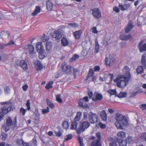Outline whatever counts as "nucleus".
<instances>
[{
	"mask_svg": "<svg viewBox=\"0 0 146 146\" xmlns=\"http://www.w3.org/2000/svg\"><path fill=\"white\" fill-rule=\"evenodd\" d=\"M123 70L125 72L124 75L119 76V87L120 88L125 87L131 78L130 73V70L128 66H125L123 68Z\"/></svg>",
	"mask_w": 146,
	"mask_h": 146,
	"instance_id": "obj_1",
	"label": "nucleus"
},
{
	"mask_svg": "<svg viewBox=\"0 0 146 146\" xmlns=\"http://www.w3.org/2000/svg\"><path fill=\"white\" fill-rule=\"evenodd\" d=\"M96 136H91L90 139L92 141L90 144L91 146H102L101 133L97 132L96 133Z\"/></svg>",
	"mask_w": 146,
	"mask_h": 146,
	"instance_id": "obj_2",
	"label": "nucleus"
},
{
	"mask_svg": "<svg viewBox=\"0 0 146 146\" xmlns=\"http://www.w3.org/2000/svg\"><path fill=\"white\" fill-rule=\"evenodd\" d=\"M128 125V121L126 117L119 113V129H125Z\"/></svg>",
	"mask_w": 146,
	"mask_h": 146,
	"instance_id": "obj_3",
	"label": "nucleus"
},
{
	"mask_svg": "<svg viewBox=\"0 0 146 146\" xmlns=\"http://www.w3.org/2000/svg\"><path fill=\"white\" fill-rule=\"evenodd\" d=\"M71 66L68 65L65 62H63L61 66V70L62 72L64 74L69 75L72 72Z\"/></svg>",
	"mask_w": 146,
	"mask_h": 146,
	"instance_id": "obj_4",
	"label": "nucleus"
},
{
	"mask_svg": "<svg viewBox=\"0 0 146 146\" xmlns=\"http://www.w3.org/2000/svg\"><path fill=\"white\" fill-rule=\"evenodd\" d=\"M15 108V107L13 105H11L9 107L4 106L3 107H1V110L0 112V114L4 117L9 111H13Z\"/></svg>",
	"mask_w": 146,
	"mask_h": 146,
	"instance_id": "obj_5",
	"label": "nucleus"
},
{
	"mask_svg": "<svg viewBox=\"0 0 146 146\" xmlns=\"http://www.w3.org/2000/svg\"><path fill=\"white\" fill-rule=\"evenodd\" d=\"M36 49L37 51L38 52L40 55H39V57L40 59L42 58V59L43 58L44 56H43V57L42 58H41L40 56H42L43 54L44 50V49L43 46L42 45V42H38L36 44Z\"/></svg>",
	"mask_w": 146,
	"mask_h": 146,
	"instance_id": "obj_6",
	"label": "nucleus"
},
{
	"mask_svg": "<svg viewBox=\"0 0 146 146\" xmlns=\"http://www.w3.org/2000/svg\"><path fill=\"white\" fill-rule=\"evenodd\" d=\"M6 124L8 126L12 125L13 128H15L17 127V117H15L13 122L11 118L8 117L6 119Z\"/></svg>",
	"mask_w": 146,
	"mask_h": 146,
	"instance_id": "obj_7",
	"label": "nucleus"
},
{
	"mask_svg": "<svg viewBox=\"0 0 146 146\" xmlns=\"http://www.w3.org/2000/svg\"><path fill=\"white\" fill-rule=\"evenodd\" d=\"M89 120L91 123H96L98 121V115L95 113L90 112L89 113Z\"/></svg>",
	"mask_w": 146,
	"mask_h": 146,
	"instance_id": "obj_8",
	"label": "nucleus"
},
{
	"mask_svg": "<svg viewBox=\"0 0 146 146\" xmlns=\"http://www.w3.org/2000/svg\"><path fill=\"white\" fill-rule=\"evenodd\" d=\"M115 61L111 55L109 56L108 58L106 57L105 60V64L107 67H110L111 64L113 63Z\"/></svg>",
	"mask_w": 146,
	"mask_h": 146,
	"instance_id": "obj_9",
	"label": "nucleus"
},
{
	"mask_svg": "<svg viewBox=\"0 0 146 146\" xmlns=\"http://www.w3.org/2000/svg\"><path fill=\"white\" fill-rule=\"evenodd\" d=\"M61 32L59 29H57L54 31L51 36L53 38H56V40H58L60 38L62 37Z\"/></svg>",
	"mask_w": 146,
	"mask_h": 146,
	"instance_id": "obj_10",
	"label": "nucleus"
},
{
	"mask_svg": "<svg viewBox=\"0 0 146 146\" xmlns=\"http://www.w3.org/2000/svg\"><path fill=\"white\" fill-rule=\"evenodd\" d=\"M91 10L92 11V14L94 17L97 19H99L101 17V12L98 8H95Z\"/></svg>",
	"mask_w": 146,
	"mask_h": 146,
	"instance_id": "obj_11",
	"label": "nucleus"
},
{
	"mask_svg": "<svg viewBox=\"0 0 146 146\" xmlns=\"http://www.w3.org/2000/svg\"><path fill=\"white\" fill-rule=\"evenodd\" d=\"M90 125V124L88 121H83L80 124V129L83 132L88 128Z\"/></svg>",
	"mask_w": 146,
	"mask_h": 146,
	"instance_id": "obj_12",
	"label": "nucleus"
},
{
	"mask_svg": "<svg viewBox=\"0 0 146 146\" xmlns=\"http://www.w3.org/2000/svg\"><path fill=\"white\" fill-rule=\"evenodd\" d=\"M94 95H95V97H94L92 98V100L94 102L100 101L103 98V96L100 94L97 93L96 92L94 93Z\"/></svg>",
	"mask_w": 146,
	"mask_h": 146,
	"instance_id": "obj_13",
	"label": "nucleus"
},
{
	"mask_svg": "<svg viewBox=\"0 0 146 146\" xmlns=\"http://www.w3.org/2000/svg\"><path fill=\"white\" fill-rule=\"evenodd\" d=\"M34 65L36 70L37 71L41 70L43 68L42 65L39 60H37L35 62Z\"/></svg>",
	"mask_w": 146,
	"mask_h": 146,
	"instance_id": "obj_14",
	"label": "nucleus"
},
{
	"mask_svg": "<svg viewBox=\"0 0 146 146\" xmlns=\"http://www.w3.org/2000/svg\"><path fill=\"white\" fill-rule=\"evenodd\" d=\"M119 38L121 40H133V38L131 35H126L125 34L121 35L119 36Z\"/></svg>",
	"mask_w": 146,
	"mask_h": 146,
	"instance_id": "obj_15",
	"label": "nucleus"
},
{
	"mask_svg": "<svg viewBox=\"0 0 146 146\" xmlns=\"http://www.w3.org/2000/svg\"><path fill=\"white\" fill-rule=\"evenodd\" d=\"M82 32L80 30L78 31H76L74 32H73V35L75 38L79 39L80 38Z\"/></svg>",
	"mask_w": 146,
	"mask_h": 146,
	"instance_id": "obj_16",
	"label": "nucleus"
},
{
	"mask_svg": "<svg viewBox=\"0 0 146 146\" xmlns=\"http://www.w3.org/2000/svg\"><path fill=\"white\" fill-rule=\"evenodd\" d=\"M10 35V33L8 31H3L1 33L0 35L2 38L6 37L9 38Z\"/></svg>",
	"mask_w": 146,
	"mask_h": 146,
	"instance_id": "obj_17",
	"label": "nucleus"
},
{
	"mask_svg": "<svg viewBox=\"0 0 146 146\" xmlns=\"http://www.w3.org/2000/svg\"><path fill=\"white\" fill-rule=\"evenodd\" d=\"M26 46L27 47H26V48H27L26 50L28 51L30 54L33 53L34 51V47L32 45L30 44H28V45L26 46Z\"/></svg>",
	"mask_w": 146,
	"mask_h": 146,
	"instance_id": "obj_18",
	"label": "nucleus"
},
{
	"mask_svg": "<svg viewBox=\"0 0 146 146\" xmlns=\"http://www.w3.org/2000/svg\"><path fill=\"white\" fill-rule=\"evenodd\" d=\"M100 117L102 120L104 121L107 120V115L105 110H102L100 112Z\"/></svg>",
	"mask_w": 146,
	"mask_h": 146,
	"instance_id": "obj_19",
	"label": "nucleus"
},
{
	"mask_svg": "<svg viewBox=\"0 0 146 146\" xmlns=\"http://www.w3.org/2000/svg\"><path fill=\"white\" fill-rule=\"evenodd\" d=\"M143 42V41H141L139 44V49L140 52H141V51H145V50H146V43L142 45Z\"/></svg>",
	"mask_w": 146,
	"mask_h": 146,
	"instance_id": "obj_20",
	"label": "nucleus"
},
{
	"mask_svg": "<svg viewBox=\"0 0 146 146\" xmlns=\"http://www.w3.org/2000/svg\"><path fill=\"white\" fill-rule=\"evenodd\" d=\"M79 105L81 107L83 108H87L88 107V104L86 103L84 100L80 99L79 102Z\"/></svg>",
	"mask_w": 146,
	"mask_h": 146,
	"instance_id": "obj_21",
	"label": "nucleus"
},
{
	"mask_svg": "<svg viewBox=\"0 0 146 146\" xmlns=\"http://www.w3.org/2000/svg\"><path fill=\"white\" fill-rule=\"evenodd\" d=\"M108 140L109 141L111 142L112 143H109L110 146H118L116 145V143L119 141L118 139H117L116 141H114V139L111 137H109L108 138Z\"/></svg>",
	"mask_w": 146,
	"mask_h": 146,
	"instance_id": "obj_22",
	"label": "nucleus"
},
{
	"mask_svg": "<svg viewBox=\"0 0 146 146\" xmlns=\"http://www.w3.org/2000/svg\"><path fill=\"white\" fill-rule=\"evenodd\" d=\"M20 65L23 69L26 70L28 68L27 64L24 60H22L20 61Z\"/></svg>",
	"mask_w": 146,
	"mask_h": 146,
	"instance_id": "obj_23",
	"label": "nucleus"
},
{
	"mask_svg": "<svg viewBox=\"0 0 146 146\" xmlns=\"http://www.w3.org/2000/svg\"><path fill=\"white\" fill-rule=\"evenodd\" d=\"M133 27V25L131 23V22L129 21L128 24L127 25V26L125 29V32L127 33L132 29Z\"/></svg>",
	"mask_w": 146,
	"mask_h": 146,
	"instance_id": "obj_24",
	"label": "nucleus"
},
{
	"mask_svg": "<svg viewBox=\"0 0 146 146\" xmlns=\"http://www.w3.org/2000/svg\"><path fill=\"white\" fill-rule=\"evenodd\" d=\"M61 43L62 44L65 46L68 45L69 41L66 37H63L61 40Z\"/></svg>",
	"mask_w": 146,
	"mask_h": 146,
	"instance_id": "obj_25",
	"label": "nucleus"
},
{
	"mask_svg": "<svg viewBox=\"0 0 146 146\" xmlns=\"http://www.w3.org/2000/svg\"><path fill=\"white\" fill-rule=\"evenodd\" d=\"M40 10L41 9L40 7L39 6H36V7L34 11L32 13V15L33 16H35L37 15L40 12Z\"/></svg>",
	"mask_w": 146,
	"mask_h": 146,
	"instance_id": "obj_26",
	"label": "nucleus"
},
{
	"mask_svg": "<svg viewBox=\"0 0 146 146\" xmlns=\"http://www.w3.org/2000/svg\"><path fill=\"white\" fill-rule=\"evenodd\" d=\"M82 113L81 112H78L74 119V121L76 122L79 121L80 120Z\"/></svg>",
	"mask_w": 146,
	"mask_h": 146,
	"instance_id": "obj_27",
	"label": "nucleus"
},
{
	"mask_svg": "<svg viewBox=\"0 0 146 146\" xmlns=\"http://www.w3.org/2000/svg\"><path fill=\"white\" fill-rule=\"evenodd\" d=\"M53 4L50 1H47L46 4V6L47 9L48 11H51L52 9Z\"/></svg>",
	"mask_w": 146,
	"mask_h": 146,
	"instance_id": "obj_28",
	"label": "nucleus"
},
{
	"mask_svg": "<svg viewBox=\"0 0 146 146\" xmlns=\"http://www.w3.org/2000/svg\"><path fill=\"white\" fill-rule=\"evenodd\" d=\"M47 105L51 108L53 109L55 108V105L49 99H46Z\"/></svg>",
	"mask_w": 146,
	"mask_h": 146,
	"instance_id": "obj_29",
	"label": "nucleus"
},
{
	"mask_svg": "<svg viewBox=\"0 0 146 146\" xmlns=\"http://www.w3.org/2000/svg\"><path fill=\"white\" fill-rule=\"evenodd\" d=\"M130 7V5L129 4H125L124 5H119V9H120L122 10H125L128 9Z\"/></svg>",
	"mask_w": 146,
	"mask_h": 146,
	"instance_id": "obj_30",
	"label": "nucleus"
},
{
	"mask_svg": "<svg viewBox=\"0 0 146 146\" xmlns=\"http://www.w3.org/2000/svg\"><path fill=\"white\" fill-rule=\"evenodd\" d=\"M144 70V69L142 66H138L136 68V72L138 74L143 73Z\"/></svg>",
	"mask_w": 146,
	"mask_h": 146,
	"instance_id": "obj_31",
	"label": "nucleus"
},
{
	"mask_svg": "<svg viewBox=\"0 0 146 146\" xmlns=\"http://www.w3.org/2000/svg\"><path fill=\"white\" fill-rule=\"evenodd\" d=\"M52 47V43L50 41H47L46 43V51L50 50Z\"/></svg>",
	"mask_w": 146,
	"mask_h": 146,
	"instance_id": "obj_32",
	"label": "nucleus"
},
{
	"mask_svg": "<svg viewBox=\"0 0 146 146\" xmlns=\"http://www.w3.org/2000/svg\"><path fill=\"white\" fill-rule=\"evenodd\" d=\"M53 83V81H49L48 83L46 84L45 86V88L47 90H49L50 89L52 88V85Z\"/></svg>",
	"mask_w": 146,
	"mask_h": 146,
	"instance_id": "obj_33",
	"label": "nucleus"
},
{
	"mask_svg": "<svg viewBox=\"0 0 146 146\" xmlns=\"http://www.w3.org/2000/svg\"><path fill=\"white\" fill-rule=\"evenodd\" d=\"M141 63L144 66V68H146V58L145 54L143 55L141 59Z\"/></svg>",
	"mask_w": 146,
	"mask_h": 146,
	"instance_id": "obj_34",
	"label": "nucleus"
},
{
	"mask_svg": "<svg viewBox=\"0 0 146 146\" xmlns=\"http://www.w3.org/2000/svg\"><path fill=\"white\" fill-rule=\"evenodd\" d=\"M78 123L77 122L74 121L71 123L70 129L72 130L76 129L77 127Z\"/></svg>",
	"mask_w": 146,
	"mask_h": 146,
	"instance_id": "obj_35",
	"label": "nucleus"
},
{
	"mask_svg": "<svg viewBox=\"0 0 146 146\" xmlns=\"http://www.w3.org/2000/svg\"><path fill=\"white\" fill-rule=\"evenodd\" d=\"M119 145L120 146H127L126 139L125 140L119 139Z\"/></svg>",
	"mask_w": 146,
	"mask_h": 146,
	"instance_id": "obj_36",
	"label": "nucleus"
},
{
	"mask_svg": "<svg viewBox=\"0 0 146 146\" xmlns=\"http://www.w3.org/2000/svg\"><path fill=\"white\" fill-rule=\"evenodd\" d=\"M16 143L19 145H21L22 144L23 145H25L26 146H27V144H28V143L24 142L22 139H17Z\"/></svg>",
	"mask_w": 146,
	"mask_h": 146,
	"instance_id": "obj_37",
	"label": "nucleus"
},
{
	"mask_svg": "<svg viewBox=\"0 0 146 146\" xmlns=\"http://www.w3.org/2000/svg\"><path fill=\"white\" fill-rule=\"evenodd\" d=\"M107 92L111 96L115 95L117 93L115 89L109 90H107Z\"/></svg>",
	"mask_w": 146,
	"mask_h": 146,
	"instance_id": "obj_38",
	"label": "nucleus"
},
{
	"mask_svg": "<svg viewBox=\"0 0 146 146\" xmlns=\"http://www.w3.org/2000/svg\"><path fill=\"white\" fill-rule=\"evenodd\" d=\"M79 58V56L78 54H75L72 56V58L70 59L69 61L70 62H73L74 60H76Z\"/></svg>",
	"mask_w": 146,
	"mask_h": 146,
	"instance_id": "obj_39",
	"label": "nucleus"
},
{
	"mask_svg": "<svg viewBox=\"0 0 146 146\" xmlns=\"http://www.w3.org/2000/svg\"><path fill=\"white\" fill-rule=\"evenodd\" d=\"M95 50L96 52V53H98L99 50V45L98 43V40L97 39H95Z\"/></svg>",
	"mask_w": 146,
	"mask_h": 146,
	"instance_id": "obj_40",
	"label": "nucleus"
},
{
	"mask_svg": "<svg viewBox=\"0 0 146 146\" xmlns=\"http://www.w3.org/2000/svg\"><path fill=\"white\" fill-rule=\"evenodd\" d=\"M115 119L116 121V122L115 123V125L117 128L118 129L119 125H118L119 124V113H116V117L115 118Z\"/></svg>",
	"mask_w": 146,
	"mask_h": 146,
	"instance_id": "obj_41",
	"label": "nucleus"
},
{
	"mask_svg": "<svg viewBox=\"0 0 146 146\" xmlns=\"http://www.w3.org/2000/svg\"><path fill=\"white\" fill-rule=\"evenodd\" d=\"M61 95L60 94H57L56 95V100L60 103H62V100L60 98Z\"/></svg>",
	"mask_w": 146,
	"mask_h": 146,
	"instance_id": "obj_42",
	"label": "nucleus"
},
{
	"mask_svg": "<svg viewBox=\"0 0 146 146\" xmlns=\"http://www.w3.org/2000/svg\"><path fill=\"white\" fill-rule=\"evenodd\" d=\"M94 75V72L92 68L90 69L88 73V78L90 77H93Z\"/></svg>",
	"mask_w": 146,
	"mask_h": 146,
	"instance_id": "obj_43",
	"label": "nucleus"
},
{
	"mask_svg": "<svg viewBox=\"0 0 146 146\" xmlns=\"http://www.w3.org/2000/svg\"><path fill=\"white\" fill-rule=\"evenodd\" d=\"M62 127L64 129H67L68 128L69 124L68 122L66 121H63L62 123Z\"/></svg>",
	"mask_w": 146,
	"mask_h": 146,
	"instance_id": "obj_44",
	"label": "nucleus"
},
{
	"mask_svg": "<svg viewBox=\"0 0 146 146\" xmlns=\"http://www.w3.org/2000/svg\"><path fill=\"white\" fill-rule=\"evenodd\" d=\"M15 44L14 41L13 40H11L8 43L3 44V45L4 47H5L9 45H12Z\"/></svg>",
	"mask_w": 146,
	"mask_h": 146,
	"instance_id": "obj_45",
	"label": "nucleus"
},
{
	"mask_svg": "<svg viewBox=\"0 0 146 146\" xmlns=\"http://www.w3.org/2000/svg\"><path fill=\"white\" fill-rule=\"evenodd\" d=\"M1 105H3L5 104H7L8 105H12V103L11 102V100H9L8 101H5V102H3L0 103Z\"/></svg>",
	"mask_w": 146,
	"mask_h": 146,
	"instance_id": "obj_46",
	"label": "nucleus"
},
{
	"mask_svg": "<svg viewBox=\"0 0 146 146\" xmlns=\"http://www.w3.org/2000/svg\"><path fill=\"white\" fill-rule=\"evenodd\" d=\"M27 111V110L25 109L23 107H21L20 109V112L23 116L25 115Z\"/></svg>",
	"mask_w": 146,
	"mask_h": 146,
	"instance_id": "obj_47",
	"label": "nucleus"
},
{
	"mask_svg": "<svg viewBox=\"0 0 146 146\" xmlns=\"http://www.w3.org/2000/svg\"><path fill=\"white\" fill-rule=\"evenodd\" d=\"M119 137L121 138H125L126 137V133L123 131H119Z\"/></svg>",
	"mask_w": 146,
	"mask_h": 146,
	"instance_id": "obj_48",
	"label": "nucleus"
},
{
	"mask_svg": "<svg viewBox=\"0 0 146 146\" xmlns=\"http://www.w3.org/2000/svg\"><path fill=\"white\" fill-rule=\"evenodd\" d=\"M127 95V92H121L119 93V98H123V97H125Z\"/></svg>",
	"mask_w": 146,
	"mask_h": 146,
	"instance_id": "obj_49",
	"label": "nucleus"
},
{
	"mask_svg": "<svg viewBox=\"0 0 146 146\" xmlns=\"http://www.w3.org/2000/svg\"><path fill=\"white\" fill-rule=\"evenodd\" d=\"M99 125L100 128L102 129H104L106 127V125L104 124H103L102 122H100L99 124H96V126L98 127Z\"/></svg>",
	"mask_w": 146,
	"mask_h": 146,
	"instance_id": "obj_50",
	"label": "nucleus"
},
{
	"mask_svg": "<svg viewBox=\"0 0 146 146\" xmlns=\"http://www.w3.org/2000/svg\"><path fill=\"white\" fill-rule=\"evenodd\" d=\"M30 104V100H27L26 105L27 106V110H29L31 109Z\"/></svg>",
	"mask_w": 146,
	"mask_h": 146,
	"instance_id": "obj_51",
	"label": "nucleus"
},
{
	"mask_svg": "<svg viewBox=\"0 0 146 146\" xmlns=\"http://www.w3.org/2000/svg\"><path fill=\"white\" fill-rule=\"evenodd\" d=\"M49 39V37L48 36L44 35L42 38V40L43 42H45L48 40Z\"/></svg>",
	"mask_w": 146,
	"mask_h": 146,
	"instance_id": "obj_52",
	"label": "nucleus"
},
{
	"mask_svg": "<svg viewBox=\"0 0 146 146\" xmlns=\"http://www.w3.org/2000/svg\"><path fill=\"white\" fill-rule=\"evenodd\" d=\"M49 111V109L48 107H47L46 109H43L42 110V113L43 114H46Z\"/></svg>",
	"mask_w": 146,
	"mask_h": 146,
	"instance_id": "obj_53",
	"label": "nucleus"
},
{
	"mask_svg": "<svg viewBox=\"0 0 146 146\" xmlns=\"http://www.w3.org/2000/svg\"><path fill=\"white\" fill-rule=\"evenodd\" d=\"M9 126H8L7 125L6 126L3 125L1 128V130H3L6 132L9 130Z\"/></svg>",
	"mask_w": 146,
	"mask_h": 146,
	"instance_id": "obj_54",
	"label": "nucleus"
},
{
	"mask_svg": "<svg viewBox=\"0 0 146 146\" xmlns=\"http://www.w3.org/2000/svg\"><path fill=\"white\" fill-rule=\"evenodd\" d=\"M91 31L94 33L97 34L98 33V31L97 30V28L96 27H93L91 29Z\"/></svg>",
	"mask_w": 146,
	"mask_h": 146,
	"instance_id": "obj_55",
	"label": "nucleus"
},
{
	"mask_svg": "<svg viewBox=\"0 0 146 146\" xmlns=\"http://www.w3.org/2000/svg\"><path fill=\"white\" fill-rule=\"evenodd\" d=\"M139 108L142 109V110H146V104H141V105L139 106Z\"/></svg>",
	"mask_w": 146,
	"mask_h": 146,
	"instance_id": "obj_56",
	"label": "nucleus"
},
{
	"mask_svg": "<svg viewBox=\"0 0 146 146\" xmlns=\"http://www.w3.org/2000/svg\"><path fill=\"white\" fill-rule=\"evenodd\" d=\"M72 138V136L71 134H69L66 136L65 139V140L66 141L71 139Z\"/></svg>",
	"mask_w": 146,
	"mask_h": 146,
	"instance_id": "obj_57",
	"label": "nucleus"
},
{
	"mask_svg": "<svg viewBox=\"0 0 146 146\" xmlns=\"http://www.w3.org/2000/svg\"><path fill=\"white\" fill-rule=\"evenodd\" d=\"M68 25L72 27L76 28L78 27V24L76 23H70Z\"/></svg>",
	"mask_w": 146,
	"mask_h": 146,
	"instance_id": "obj_58",
	"label": "nucleus"
},
{
	"mask_svg": "<svg viewBox=\"0 0 146 146\" xmlns=\"http://www.w3.org/2000/svg\"><path fill=\"white\" fill-rule=\"evenodd\" d=\"M1 135L2 136V139L3 140H5L7 138V135L6 133H2L1 134Z\"/></svg>",
	"mask_w": 146,
	"mask_h": 146,
	"instance_id": "obj_59",
	"label": "nucleus"
},
{
	"mask_svg": "<svg viewBox=\"0 0 146 146\" xmlns=\"http://www.w3.org/2000/svg\"><path fill=\"white\" fill-rule=\"evenodd\" d=\"M132 141V138L131 136H128L127 137V138H126V141L127 143H131Z\"/></svg>",
	"mask_w": 146,
	"mask_h": 146,
	"instance_id": "obj_60",
	"label": "nucleus"
},
{
	"mask_svg": "<svg viewBox=\"0 0 146 146\" xmlns=\"http://www.w3.org/2000/svg\"><path fill=\"white\" fill-rule=\"evenodd\" d=\"M113 81L116 83L117 86L119 87V76H117L116 78L114 79Z\"/></svg>",
	"mask_w": 146,
	"mask_h": 146,
	"instance_id": "obj_61",
	"label": "nucleus"
},
{
	"mask_svg": "<svg viewBox=\"0 0 146 146\" xmlns=\"http://www.w3.org/2000/svg\"><path fill=\"white\" fill-rule=\"evenodd\" d=\"M78 139L79 141V143L80 144V146H83L84 145L83 144V142L81 140V138L80 137H79V138H78Z\"/></svg>",
	"mask_w": 146,
	"mask_h": 146,
	"instance_id": "obj_62",
	"label": "nucleus"
},
{
	"mask_svg": "<svg viewBox=\"0 0 146 146\" xmlns=\"http://www.w3.org/2000/svg\"><path fill=\"white\" fill-rule=\"evenodd\" d=\"M83 119L84 120H87L88 119V114L87 112H84L83 113Z\"/></svg>",
	"mask_w": 146,
	"mask_h": 146,
	"instance_id": "obj_63",
	"label": "nucleus"
},
{
	"mask_svg": "<svg viewBox=\"0 0 146 146\" xmlns=\"http://www.w3.org/2000/svg\"><path fill=\"white\" fill-rule=\"evenodd\" d=\"M100 70V68L99 66H95L94 68V71H99Z\"/></svg>",
	"mask_w": 146,
	"mask_h": 146,
	"instance_id": "obj_64",
	"label": "nucleus"
}]
</instances>
